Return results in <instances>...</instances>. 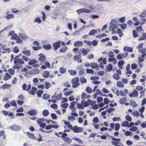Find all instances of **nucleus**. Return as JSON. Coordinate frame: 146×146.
<instances>
[{"mask_svg": "<svg viewBox=\"0 0 146 146\" xmlns=\"http://www.w3.org/2000/svg\"><path fill=\"white\" fill-rule=\"evenodd\" d=\"M129 124V122L127 121H125L122 123L121 124V126L123 127H126L128 126Z\"/></svg>", "mask_w": 146, "mask_h": 146, "instance_id": "nucleus-49", "label": "nucleus"}, {"mask_svg": "<svg viewBox=\"0 0 146 146\" xmlns=\"http://www.w3.org/2000/svg\"><path fill=\"white\" fill-rule=\"evenodd\" d=\"M22 53L23 54L28 56H29L31 55V52L29 50L23 51H22Z\"/></svg>", "mask_w": 146, "mask_h": 146, "instance_id": "nucleus-23", "label": "nucleus"}, {"mask_svg": "<svg viewBox=\"0 0 146 146\" xmlns=\"http://www.w3.org/2000/svg\"><path fill=\"white\" fill-rule=\"evenodd\" d=\"M97 32V30L95 29H93L91 30L89 33V35H93L94 34Z\"/></svg>", "mask_w": 146, "mask_h": 146, "instance_id": "nucleus-39", "label": "nucleus"}, {"mask_svg": "<svg viewBox=\"0 0 146 146\" xmlns=\"http://www.w3.org/2000/svg\"><path fill=\"white\" fill-rule=\"evenodd\" d=\"M110 138L112 140L115 141H112L111 142L113 145H115L116 146H121L120 145H119V144H121L120 142H119L120 141L121 139H115L114 137L110 135Z\"/></svg>", "mask_w": 146, "mask_h": 146, "instance_id": "nucleus-2", "label": "nucleus"}, {"mask_svg": "<svg viewBox=\"0 0 146 146\" xmlns=\"http://www.w3.org/2000/svg\"><path fill=\"white\" fill-rule=\"evenodd\" d=\"M139 19L140 20L143 21V22L142 21L140 22L139 20L137 22H136L134 24V26H137L139 24L141 25L145 24V21H146V19L145 18H140Z\"/></svg>", "mask_w": 146, "mask_h": 146, "instance_id": "nucleus-5", "label": "nucleus"}, {"mask_svg": "<svg viewBox=\"0 0 146 146\" xmlns=\"http://www.w3.org/2000/svg\"><path fill=\"white\" fill-rule=\"evenodd\" d=\"M113 78L116 80H118L120 79V77L118 75V74L117 73L113 74Z\"/></svg>", "mask_w": 146, "mask_h": 146, "instance_id": "nucleus-32", "label": "nucleus"}, {"mask_svg": "<svg viewBox=\"0 0 146 146\" xmlns=\"http://www.w3.org/2000/svg\"><path fill=\"white\" fill-rule=\"evenodd\" d=\"M106 36L107 35L105 33H103L101 35L96 36V38H98L100 39H101L103 37Z\"/></svg>", "mask_w": 146, "mask_h": 146, "instance_id": "nucleus-50", "label": "nucleus"}, {"mask_svg": "<svg viewBox=\"0 0 146 146\" xmlns=\"http://www.w3.org/2000/svg\"><path fill=\"white\" fill-rule=\"evenodd\" d=\"M138 129V128L136 126L132 127L129 129L130 131H137Z\"/></svg>", "mask_w": 146, "mask_h": 146, "instance_id": "nucleus-60", "label": "nucleus"}, {"mask_svg": "<svg viewBox=\"0 0 146 146\" xmlns=\"http://www.w3.org/2000/svg\"><path fill=\"white\" fill-rule=\"evenodd\" d=\"M83 128L81 127H78L77 126L74 127L73 131L74 133H79L82 131Z\"/></svg>", "mask_w": 146, "mask_h": 146, "instance_id": "nucleus-6", "label": "nucleus"}, {"mask_svg": "<svg viewBox=\"0 0 146 146\" xmlns=\"http://www.w3.org/2000/svg\"><path fill=\"white\" fill-rule=\"evenodd\" d=\"M60 72L62 73L63 74L66 72V68H64L63 67H61L60 68Z\"/></svg>", "mask_w": 146, "mask_h": 146, "instance_id": "nucleus-45", "label": "nucleus"}, {"mask_svg": "<svg viewBox=\"0 0 146 146\" xmlns=\"http://www.w3.org/2000/svg\"><path fill=\"white\" fill-rule=\"evenodd\" d=\"M89 50L86 49L84 48L82 49V53L83 54V56L86 55L89 52Z\"/></svg>", "mask_w": 146, "mask_h": 146, "instance_id": "nucleus-19", "label": "nucleus"}, {"mask_svg": "<svg viewBox=\"0 0 146 146\" xmlns=\"http://www.w3.org/2000/svg\"><path fill=\"white\" fill-rule=\"evenodd\" d=\"M120 127V125L118 123H116L115 126V131H118Z\"/></svg>", "mask_w": 146, "mask_h": 146, "instance_id": "nucleus-48", "label": "nucleus"}, {"mask_svg": "<svg viewBox=\"0 0 146 146\" xmlns=\"http://www.w3.org/2000/svg\"><path fill=\"white\" fill-rule=\"evenodd\" d=\"M71 82L73 84L72 87L74 88H76L80 84L79 83V78L78 77H76L72 79Z\"/></svg>", "mask_w": 146, "mask_h": 146, "instance_id": "nucleus-1", "label": "nucleus"}, {"mask_svg": "<svg viewBox=\"0 0 146 146\" xmlns=\"http://www.w3.org/2000/svg\"><path fill=\"white\" fill-rule=\"evenodd\" d=\"M87 94L84 92H83L81 96V98L82 100H84L86 98Z\"/></svg>", "mask_w": 146, "mask_h": 146, "instance_id": "nucleus-41", "label": "nucleus"}, {"mask_svg": "<svg viewBox=\"0 0 146 146\" xmlns=\"http://www.w3.org/2000/svg\"><path fill=\"white\" fill-rule=\"evenodd\" d=\"M61 43V41L60 40H58L53 44V46L54 48V51H56L58 48L60 47Z\"/></svg>", "mask_w": 146, "mask_h": 146, "instance_id": "nucleus-3", "label": "nucleus"}, {"mask_svg": "<svg viewBox=\"0 0 146 146\" xmlns=\"http://www.w3.org/2000/svg\"><path fill=\"white\" fill-rule=\"evenodd\" d=\"M82 45L83 42L82 41H76L74 43V46L76 47H80Z\"/></svg>", "mask_w": 146, "mask_h": 146, "instance_id": "nucleus-9", "label": "nucleus"}, {"mask_svg": "<svg viewBox=\"0 0 146 146\" xmlns=\"http://www.w3.org/2000/svg\"><path fill=\"white\" fill-rule=\"evenodd\" d=\"M14 15L13 14H9L5 16V17L6 18L7 20L10 19H13L14 17Z\"/></svg>", "mask_w": 146, "mask_h": 146, "instance_id": "nucleus-26", "label": "nucleus"}, {"mask_svg": "<svg viewBox=\"0 0 146 146\" xmlns=\"http://www.w3.org/2000/svg\"><path fill=\"white\" fill-rule=\"evenodd\" d=\"M22 66L21 65L18 64L14 65L13 66V68L15 69L20 68L22 67Z\"/></svg>", "mask_w": 146, "mask_h": 146, "instance_id": "nucleus-62", "label": "nucleus"}, {"mask_svg": "<svg viewBox=\"0 0 146 146\" xmlns=\"http://www.w3.org/2000/svg\"><path fill=\"white\" fill-rule=\"evenodd\" d=\"M112 69V65L110 64H109L107 66V70L108 72L110 71Z\"/></svg>", "mask_w": 146, "mask_h": 146, "instance_id": "nucleus-53", "label": "nucleus"}, {"mask_svg": "<svg viewBox=\"0 0 146 146\" xmlns=\"http://www.w3.org/2000/svg\"><path fill=\"white\" fill-rule=\"evenodd\" d=\"M146 39V33H143L142 34V37L139 38L138 40L139 41L141 40H144Z\"/></svg>", "mask_w": 146, "mask_h": 146, "instance_id": "nucleus-36", "label": "nucleus"}, {"mask_svg": "<svg viewBox=\"0 0 146 146\" xmlns=\"http://www.w3.org/2000/svg\"><path fill=\"white\" fill-rule=\"evenodd\" d=\"M20 37L17 35L16 34H15L13 35L11 37V39H14L17 40Z\"/></svg>", "mask_w": 146, "mask_h": 146, "instance_id": "nucleus-56", "label": "nucleus"}, {"mask_svg": "<svg viewBox=\"0 0 146 146\" xmlns=\"http://www.w3.org/2000/svg\"><path fill=\"white\" fill-rule=\"evenodd\" d=\"M139 16L142 17H146V10H144L141 14L139 15Z\"/></svg>", "mask_w": 146, "mask_h": 146, "instance_id": "nucleus-46", "label": "nucleus"}, {"mask_svg": "<svg viewBox=\"0 0 146 146\" xmlns=\"http://www.w3.org/2000/svg\"><path fill=\"white\" fill-rule=\"evenodd\" d=\"M74 59L75 60H78L79 59H81V55L80 54L78 55H76L74 57Z\"/></svg>", "mask_w": 146, "mask_h": 146, "instance_id": "nucleus-61", "label": "nucleus"}, {"mask_svg": "<svg viewBox=\"0 0 146 146\" xmlns=\"http://www.w3.org/2000/svg\"><path fill=\"white\" fill-rule=\"evenodd\" d=\"M9 128L12 130L16 131H20L21 129V127L16 125H14L9 127Z\"/></svg>", "mask_w": 146, "mask_h": 146, "instance_id": "nucleus-4", "label": "nucleus"}, {"mask_svg": "<svg viewBox=\"0 0 146 146\" xmlns=\"http://www.w3.org/2000/svg\"><path fill=\"white\" fill-rule=\"evenodd\" d=\"M118 23V22L117 21V20L115 19H112L110 23V24L111 25H113V24H117V23Z\"/></svg>", "mask_w": 146, "mask_h": 146, "instance_id": "nucleus-59", "label": "nucleus"}, {"mask_svg": "<svg viewBox=\"0 0 146 146\" xmlns=\"http://www.w3.org/2000/svg\"><path fill=\"white\" fill-rule=\"evenodd\" d=\"M37 62V61L35 59H33L31 60L28 63V64L30 65H33L34 64H35V63L36 62Z\"/></svg>", "mask_w": 146, "mask_h": 146, "instance_id": "nucleus-33", "label": "nucleus"}, {"mask_svg": "<svg viewBox=\"0 0 146 146\" xmlns=\"http://www.w3.org/2000/svg\"><path fill=\"white\" fill-rule=\"evenodd\" d=\"M86 90L88 94H90L92 92V89L88 86L86 87Z\"/></svg>", "mask_w": 146, "mask_h": 146, "instance_id": "nucleus-44", "label": "nucleus"}, {"mask_svg": "<svg viewBox=\"0 0 146 146\" xmlns=\"http://www.w3.org/2000/svg\"><path fill=\"white\" fill-rule=\"evenodd\" d=\"M11 77V76L8 73H6L4 76L3 80L7 81Z\"/></svg>", "mask_w": 146, "mask_h": 146, "instance_id": "nucleus-13", "label": "nucleus"}, {"mask_svg": "<svg viewBox=\"0 0 146 146\" xmlns=\"http://www.w3.org/2000/svg\"><path fill=\"white\" fill-rule=\"evenodd\" d=\"M119 25L122 30H124L127 28V24L126 23H124L123 24H120Z\"/></svg>", "mask_w": 146, "mask_h": 146, "instance_id": "nucleus-52", "label": "nucleus"}, {"mask_svg": "<svg viewBox=\"0 0 146 146\" xmlns=\"http://www.w3.org/2000/svg\"><path fill=\"white\" fill-rule=\"evenodd\" d=\"M62 96V94L61 93H60L59 94L55 96V99L57 100H60V98H61Z\"/></svg>", "mask_w": 146, "mask_h": 146, "instance_id": "nucleus-55", "label": "nucleus"}, {"mask_svg": "<svg viewBox=\"0 0 146 146\" xmlns=\"http://www.w3.org/2000/svg\"><path fill=\"white\" fill-rule=\"evenodd\" d=\"M117 86L119 87H123L124 85L123 83L121 81H118L117 82Z\"/></svg>", "mask_w": 146, "mask_h": 146, "instance_id": "nucleus-24", "label": "nucleus"}, {"mask_svg": "<svg viewBox=\"0 0 146 146\" xmlns=\"http://www.w3.org/2000/svg\"><path fill=\"white\" fill-rule=\"evenodd\" d=\"M45 121V119L44 118H39L37 120V122L38 124H40L42 123Z\"/></svg>", "mask_w": 146, "mask_h": 146, "instance_id": "nucleus-30", "label": "nucleus"}, {"mask_svg": "<svg viewBox=\"0 0 146 146\" xmlns=\"http://www.w3.org/2000/svg\"><path fill=\"white\" fill-rule=\"evenodd\" d=\"M50 98V95L47 94H44L42 96V98L46 100L49 99Z\"/></svg>", "mask_w": 146, "mask_h": 146, "instance_id": "nucleus-34", "label": "nucleus"}, {"mask_svg": "<svg viewBox=\"0 0 146 146\" xmlns=\"http://www.w3.org/2000/svg\"><path fill=\"white\" fill-rule=\"evenodd\" d=\"M123 50L124 51H126L130 52H132L133 51L132 48L128 46H124L123 48Z\"/></svg>", "mask_w": 146, "mask_h": 146, "instance_id": "nucleus-11", "label": "nucleus"}, {"mask_svg": "<svg viewBox=\"0 0 146 146\" xmlns=\"http://www.w3.org/2000/svg\"><path fill=\"white\" fill-rule=\"evenodd\" d=\"M36 113L37 111L36 110L34 109H32L28 111L27 112L28 114L31 116L35 115H36Z\"/></svg>", "mask_w": 146, "mask_h": 146, "instance_id": "nucleus-7", "label": "nucleus"}, {"mask_svg": "<svg viewBox=\"0 0 146 146\" xmlns=\"http://www.w3.org/2000/svg\"><path fill=\"white\" fill-rule=\"evenodd\" d=\"M117 25L115 24H113V25H111L109 28V30L110 31L111 30L113 31L114 29H116L117 28Z\"/></svg>", "mask_w": 146, "mask_h": 146, "instance_id": "nucleus-25", "label": "nucleus"}, {"mask_svg": "<svg viewBox=\"0 0 146 146\" xmlns=\"http://www.w3.org/2000/svg\"><path fill=\"white\" fill-rule=\"evenodd\" d=\"M74 91H68L65 93L64 95L66 96H68L71 95L72 93Z\"/></svg>", "mask_w": 146, "mask_h": 146, "instance_id": "nucleus-63", "label": "nucleus"}, {"mask_svg": "<svg viewBox=\"0 0 146 146\" xmlns=\"http://www.w3.org/2000/svg\"><path fill=\"white\" fill-rule=\"evenodd\" d=\"M67 49V47H62L59 50V51L60 52L65 53H66V51Z\"/></svg>", "mask_w": 146, "mask_h": 146, "instance_id": "nucleus-29", "label": "nucleus"}, {"mask_svg": "<svg viewBox=\"0 0 146 146\" xmlns=\"http://www.w3.org/2000/svg\"><path fill=\"white\" fill-rule=\"evenodd\" d=\"M90 66L92 68L94 69L98 68V65L97 63L94 62L91 63L90 64Z\"/></svg>", "mask_w": 146, "mask_h": 146, "instance_id": "nucleus-28", "label": "nucleus"}, {"mask_svg": "<svg viewBox=\"0 0 146 146\" xmlns=\"http://www.w3.org/2000/svg\"><path fill=\"white\" fill-rule=\"evenodd\" d=\"M2 49L4 51H7V52L9 53L10 52V48H7L5 45H3L1 46Z\"/></svg>", "mask_w": 146, "mask_h": 146, "instance_id": "nucleus-18", "label": "nucleus"}, {"mask_svg": "<svg viewBox=\"0 0 146 146\" xmlns=\"http://www.w3.org/2000/svg\"><path fill=\"white\" fill-rule=\"evenodd\" d=\"M49 72L47 71H44L42 74L43 76L45 78H48L49 77Z\"/></svg>", "mask_w": 146, "mask_h": 146, "instance_id": "nucleus-14", "label": "nucleus"}, {"mask_svg": "<svg viewBox=\"0 0 146 146\" xmlns=\"http://www.w3.org/2000/svg\"><path fill=\"white\" fill-rule=\"evenodd\" d=\"M145 57H146V54L140 55L138 58L139 63H141L143 62L144 60Z\"/></svg>", "mask_w": 146, "mask_h": 146, "instance_id": "nucleus-10", "label": "nucleus"}, {"mask_svg": "<svg viewBox=\"0 0 146 146\" xmlns=\"http://www.w3.org/2000/svg\"><path fill=\"white\" fill-rule=\"evenodd\" d=\"M138 67L137 65L136 64H132L131 65V69L132 70H134Z\"/></svg>", "mask_w": 146, "mask_h": 146, "instance_id": "nucleus-64", "label": "nucleus"}, {"mask_svg": "<svg viewBox=\"0 0 146 146\" xmlns=\"http://www.w3.org/2000/svg\"><path fill=\"white\" fill-rule=\"evenodd\" d=\"M130 105L131 106H132V107L133 108L136 107L137 106V104L135 102L133 101H131L130 102Z\"/></svg>", "mask_w": 146, "mask_h": 146, "instance_id": "nucleus-42", "label": "nucleus"}, {"mask_svg": "<svg viewBox=\"0 0 146 146\" xmlns=\"http://www.w3.org/2000/svg\"><path fill=\"white\" fill-rule=\"evenodd\" d=\"M43 48L47 50H50L51 48V46L50 44L44 45L42 46Z\"/></svg>", "mask_w": 146, "mask_h": 146, "instance_id": "nucleus-15", "label": "nucleus"}, {"mask_svg": "<svg viewBox=\"0 0 146 146\" xmlns=\"http://www.w3.org/2000/svg\"><path fill=\"white\" fill-rule=\"evenodd\" d=\"M80 81L82 84L84 83H86L87 82V80L83 76L80 78Z\"/></svg>", "mask_w": 146, "mask_h": 146, "instance_id": "nucleus-31", "label": "nucleus"}, {"mask_svg": "<svg viewBox=\"0 0 146 146\" xmlns=\"http://www.w3.org/2000/svg\"><path fill=\"white\" fill-rule=\"evenodd\" d=\"M124 62L123 60L119 61L118 63V65L119 67V68L120 69H123V68H120V67L122 66L124 64Z\"/></svg>", "mask_w": 146, "mask_h": 146, "instance_id": "nucleus-27", "label": "nucleus"}, {"mask_svg": "<svg viewBox=\"0 0 146 146\" xmlns=\"http://www.w3.org/2000/svg\"><path fill=\"white\" fill-rule=\"evenodd\" d=\"M19 35L23 40H26L29 38L26 34L22 33H19Z\"/></svg>", "mask_w": 146, "mask_h": 146, "instance_id": "nucleus-12", "label": "nucleus"}, {"mask_svg": "<svg viewBox=\"0 0 146 146\" xmlns=\"http://www.w3.org/2000/svg\"><path fill=\"white\" fill-rule=\"evenodd\" d=\"M127 99L126 98L124 97L121 99L119 101V103L122 104H124L125 102L126 101Z\"/></svg>", "mask_w": 146, "mask_h": 146, "instance_id": "nucleus-37", "label": "nucleus"}, {"mask_svg": "<svg viewBox=\"0 0 146 146\" xmlns=\"http://www.w3.org/2000/svg\"><path fill=\"white\" fill-rule=\"evenodd\" d=\"M42 114L44 117L47 116L49 114V112L48 110L45 109L42 112Z\"/></svg>", "mask_w": 146, "mask_h": 146, "instance_id": "nucleus-20", "label": "nucleus"}, {"mask_svg": "<svg viewBox=\"0 0 146 146\" xmlns=\"http://www.w3.org/2000/svg\"><path fill=\"white\" fill-rule=\"evenodd\" d=\"M88 102L91 105H92L96 104V102L95 101H92L90 99L88 100Z\"/></svg>", "mask_w": 146, "mask_h": 146, "instance_id": "nucleus-57", "label": "nucleus"}, {"mask_svg": "<svg viewBox=\"0 0 146 146\" xmlns=\"http://www.w3.org/2000/svg\"><path fill=\"white\" fill-rule=\"evenodd\" d=\"M52 119L54 120L56 119L57 117L56 115L54 113H52L50 114Z\"/></svg>", "mask_w": 146, "mask_h": 146, "instance_id": "nucleus-58", "label": "nucleus"}, {"mask_svg": "<svg viewBox=\"0 0 146 146\" xmlns=\"http://www.w3.org/2000/svg\"><path fill=\"white\" fill-rule=\"evenodd\" d=\"M68 72L71 75L74 76L76 74V70H68Z\"/></svg>", "mask_w": 146, "mask_h": 146, "instance_id": "nucleus-40", "label": "nucleus"}, {"mask_svg": "<svg viewBox=\"0 0 146 146\" xmlns=\"http://www.w3.org/2000/svg\"><path fill=\"white\" fill-rule=\"evenodd\" d=\"M136 29L138 32L139 33L142 34L143 33V31L142 29V26H141L136 27Z\"/></svg>", "mask_w": 146, "mask_h": 146, "instance_id": "nucleus-16", "label": "nucleus"}, {"mask_svg": "<svg viewBox=\"0 0 146 146\" xmlns=\"http://www.w3.org/2000/svg\"><path fill=\"white\" fill-rule=\"evenodd\" d=\"M63 139L64 141L66 142L68 144H70L72 142V140L67 137H66L64 139Z\"/></svg>", "mask_w": 146, "mask_h": 146, "instance_id": "nucleus-17", "label": "nucleus"}, {"mask_svg": "<svg viewBox=\"0 0 146 146\" xmlns=\"http://www.w3.org/2000/svg\"><path fill=\"white\" fill-rule=\"evenodd\" d=\"M138 51L139 52L141 53L142 55L146 54L145 53L146 51V48H143L141 49H138Z\"/></svg>", "mask_w": 146, "mask_h": 146, "instance_id": "nucleus-22", "label": "nucleus"}, {"mask_svg": "<svg viewBox=\"0 0 146 146\" xmlns=\"http://www.w3.org/2000/svg\"><path fill=\"white\" fill-rule=\"evenodd\" d=\"M45 121L48 124H49L50 122H51L53 124H55L57 123L56 122H55L51 119L48 120L46 119H45Z\"/></svg>", "mask_w": 146, "mask_h": 146, "instance_id": "nucleus-51", "label": "nucleus"}, {"mask_svg": "<svg viewBox=\"0 0 146 146\" xmlns=\"http://www.w3.org/2000/svg\"><path fill=\"white\" fill-rule=\"evenodd\" d=\"M39 60L42 62H44L46 61V58L44 55H42L40 56L39 58Z\"/></svg>", "mask_w": 146, "mask_h": 146, "instance_id": "nucleus-21", "label": "nucleus"}, {"mask_svg": "<svg viewBox=\"0 0 146 146\" xmlns=\"http://www.w3.org/2000/svg\"><path fill=\"white\" fill-rule=\"evenodd\" d=\"M86 72L87 73L93 74L94 73V71L92 69H89L87 68Z\"/></svg>", "mask_w": 146, "mask_h": 146, "instance_id": "nucleus-43", "label": "nucleus"}, {"mask_svg": "<svg viewBox=\"0 0 146 146\" xmlns=\"http://www.w3.org/2000/svg\"><path fill=\"white\" fill-rule=\"evenodd\" d=\"M14 63L15 64L18 63L21 64H23L24 63V62L22 59L18 58L17 59L14 60Z\"/></svg>", "mask_w": 146, "mask_h": 146, "instance_id": "nucleus-8", "label": "nucleus"}, {"mask_svg": "<svg viewBox=\"0 0 146 146\" xmlns=\"http://www.w3.org/2000/svg\"><path fill=\"white\" fill-rule=\"evenodd\" d=\"M11 85L10 84H4L3 85L2 87V89L3 90H5L6 88H8L11 87Z\"/></svg>", "mask_w": 146, "mask_h": 146, "instance_id": "nucleus-35", "label": "nucleus"}, {"mask_svg": "<svg viewBox=\"0 0 146 146\" xmlns=\"http://www.w3.org/2000/svg\"><path fill=\"white\" fill-rule=\"evenodd\" d=\"M43 91L41 90H39L37 93V96L38 97L40 98L41 97V95L43 93Z\"/></svg>", "mask_w": 146, "mask_h": 146, "instance_id": "nucleus-38", "label": "nucleus"}, {"mask_svg": "<svg viewBox=\"0 0 146 146\" xmlns=\"http://www.w3.org/2000/svg\"><path fill=\"white\" fill-rule=\"evenodd\" d=\"M132 114L134 116L136 117H138L139 116V113L137 111H134L132 113Z\"/></svg>", "mask_w": 146, "mask_h": 146, "instance_id": "nucleus-54", "label": "nucleus"}, {"mask_svg": "<svg viewBox=\"0 0 146 146\" xmlns=\"http://www.w3.org/2000/svg\"><path fill=\"white\" fill-rule=\"evenodd\" d=\"M58 133L59 134H62L61 136V137L62 139H64L66 137V136L67 135V134L65 133H62V132H59Z\"/></svg>", "mask_w": 146, "mask_h": 146, "instance_id": "nucleus-47", "label": "nucleus"}]
</instances>
